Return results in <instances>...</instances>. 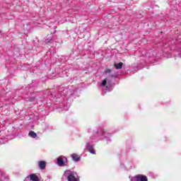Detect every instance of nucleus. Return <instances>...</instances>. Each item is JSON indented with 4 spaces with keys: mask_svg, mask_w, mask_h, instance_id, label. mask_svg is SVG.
<instances>
[{
    "mask_svg": "<svg viewBox=\"0 0 181 181\" xmlns=\"http://www.w3.org/2000/svg\"><path fill=\"white\" fill-rule=\"evenodd\" d=\"M76 92V86L61 85L57 90L52 89L33 93V95H35V97L30 98V101L34 103L39 107L31 115L30 119H34V121L40 119V117H43L46 114V110L43 109L45 105L50 107L52 102L57 105V108L61 109L62 111H69V108L73 103L74 93Z\"/></svg>",
    "mask_w": 181,
    "mask_h": 181,
    "instance_id": "1",
    "label": "nucleus"
},
{
    "mask_svg": "<svg viewBox=\"0 0 181 181\" xmlns=\"http://www.w3.org/2000/svg\"><path fill=\"white\" fill-rule=\"evenodd\" d=\"M88 134H92L86 144V149L92 155H95V150L94 146L97 142L100 141H104L105 139L107 144H111V136H112L113 132H110L104 129V127L99 126L96 129L94 127H89L87 129Z\"/></svg>",
    "mask_w": 181,
    "mask_h": 181,
    "instance_id": "2",
    "label": "nucleus"
},
{
    "mask_svg": "<svg viewBox=\"0 0 181 181\" xmlns=\"http://www.w3.org/2000/svg\"><path fill=\"white\" fill-rule=\"evenodd\" d=\"M112 78H115V75H109L108 77L103 79L100 83V87H103V94H107L112 90Z\"/></svg>",
    "mask_w": 181,
    "mask_h": 181,
    "instance_id": "3",
    "label": "nucleus"
},
{
    "mask_svg": "<svg viewBox=\"0 0 181 181\" xmlns=\"http://www.w3.org/2000/svg\"><path fill=\"white\" fill-rule=\"evenodd\" d=\"M63 178L67 181H80V177L76 171L66 170L64 171Z\"/></svg>",
    "mask_w": 181,
    "mask_h": 181,
    "instance_id": "4",
    "label": "nucleus"
},
{
    "mask_svg": "<svg viewBox=\"0 0 181 181\" xmlns=\"http://www.w3.org/2000/svg\"><path fill=\"white\" fill-rule=\"evenodd\" d=\"M134 160L131 158H127L123 163H120L121 168H124L125 170H130L132 169Z\"/></svg>",
    "mask_w": 181,
    "mask_h": 181,
    "instance_id": "5",
    "label": "nucleus"
},
{
    "mask_svg": "<svg viewBox=\"0 0 181 181\" xmlns=\"http://www.w3.org/2000/svg\"><path fill=\"white\" fill-rule=\"evenodd\" d=\"M146 57H148V59H153V60H155V58L159 57V53H158V49H153L148 50L146 54Z\"/></svg>",
    "mask_w": 181,
    "mask_h": 181,
    "instance_id": "6",
    "label": "nucleus"
},
{
    "mask_svg": "<svg viewBox=\"0 0 181 181\" xmlns=\"http://www.w3.org/2000/svg\"><path fill=\"white\" fill-rule=\"evenodd\" d=\"M130 181H148V177L146 175H137L134 177H129Z\"/></svg>",
    "mask_w": 181,
    "mask_h": 181,
    "instance_id": "7",
    "label": "nucleus"
},
{
    "mask_svg": "<svg viewBox=\"0 0 181 181\" xmlns=\"http://www.w3.org/2000/svg\"><path fill=\"white\" fill-rule=\"evenodd\" d=\"M57 165L58 166H66L67 163V158L64 156H60L57 158Z\"/></svg>",
    "mask_w": 181,
    "mask_h": 181,
    "instance_id": "8",
    "label": "nucleus"
},
{
    "mask_svg": "<svg viewBox=\"0 0 181 181\" xmlns=\"http://www.w3.org/2000/svg\"><path fill=\"white\" fill-rule=\"evenodd\" d=\"M0 181H8V176L4 170L0 168Z\"/></svg>",
    "mask_w": 181,
    "mask_h": 181,
    "instance_id": "9",
    "label": "nucleus"
},
{
    "mask_svg": "<svg viewBox=\"0 0 181 181\" xmlns=\"http://www.w3.org/2000/svg\"><path fill=\"white\" fill-rule=\"evenodd\" d=\"M71 158H72V160L74 162H80L81 157L80 156L77 155V153H73L71 155Z\"/></svg>",
    "mask_w": 181,
    "mask_h": 181,
    "instance_id": "10",
    "label": "nucleus"
},
{
    "mask_svg": "<svg viewBox=\"0 0 181 181\" xmlns=\"http://www.w3.org/2000/svg\"><path fill=\"white\" fill-rule=\"evenodd\" d=\"M28 177L31 181H40L39 177L36 174H30Z\"/></svg>",
    "mask_w": 181,
    "mask_h": 181,
    "instance_id": "11",
    "label": "nucleus"
},
{
    "mask_svg": "<svg viewBox=\"0 0 181 181\" xmlns=\"http://www.w3.org/2000/svg\"><path fill=\"white\" fill-rule=\"evenodd\" d=\"M38 166L42 170H43V169H46V162L43 160L39 161Z\"/></svg>",
    "mask_w": 181,
    "mask_h": 181,
    "instance_id": "12",
    "label": "nucleus"
},
{
    "mask_svg": "<svg viewBox=\"0 0 181 181\" xmlns=\"http://www.w3.org/2000/svg\"><path fill=\"white\" fill-rule=\"evenodd\" d=\"M28 136H30V138L35 139L37 138V134L33 131H30L28 133Z\"/></svg>",
    "mask_w": 181,
    "mask_h": 181,
    "instance_id": "13",
    "label": "nucleus"
},
{
    "mask_svg": "<svg viewBox=\"0 0 181 181\" xmlns=\"http://www.w3.org/2000/svg\"><path fill=\"white\" fill-rule=\"evenodd\" d=\"M122 66H124V64L122 62L115 64V67L117 69V70H119V69H122Z\"/></svg>",
    "mask_w": 181,
    "mask_h": 181,
    "instance_id": "14",
    "label": "nucleus"
},
{
    "mask_svg": "<svg viewBox=\"0 0 181 181\" xmlns=\"http://www.w3.org/2000/svg\"><path fill=\"white\" fill-rule=\"evenodd\" d=\"M63 70H65V71H62V74L61 75V77H69V75L67 74V70H66V69H63Z\"/></svg>",
    "mask_w": 181,
    "mask_h": 181,
    "instance_id": "15",
    "label": "nucleus"
},
{
    "mask_svg": "<svg viewBox=\"0 0 181 181\" xmlns=\"http://www.w3.org/2000/svg\"><path fill=\"white\" fill-rule=\"evenodd\" d=\"M53 42V39L52 37H48L45 40V43H52Z\"/></svg>",
    "mask_w": 181,
    "mask_h": 181,
    "instance_id": "16",
    "label": "nucleus"
},
{
    "mask_svg": "<svg viewBox=\"0 0 181 181\" xmlns=\"http://www.w3.org/2000/svg\"><path fill=\"white\" fill-rule=\"evenodd\" d=\"M105 73L106 74H111V69H106V70L105 71Z\"/></svg>",
    "mask_w": 181,
    "mask_h": 181,
    "instance_id": "17",
    "label": "nucleus"
},
{
    "mask_svg": "<svg viewBox=\"0 0 181 181\" xmlns=\"http://www.w3.org/2000/svg\"><path fill=\"white\" fill-rule=\"evenodd\" d=\"M35 84H36V81H33L31 86H35Z\"/></svg>",
    "mask_w": 181,
    "mask_h": 181,
    "instance_id": "18",
    "label": "nucleus"
},
{
    "mask_svg": "<svg viewBox=\"0 0 181 181\" xmlns=\"http://www.w3.org/2000/svg\"><path fill=\"white\" fill-rule=\"evenodd\" d=\"M163 53H168V50H164V51H163Z\"/></svg>",
    "mask_w": 181,
    "mask_h": 181,
    "instance_id": "19",
    "label": "nucleus"
}]
</instances>
